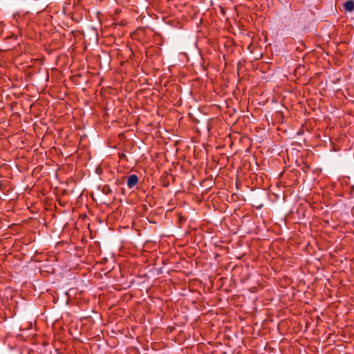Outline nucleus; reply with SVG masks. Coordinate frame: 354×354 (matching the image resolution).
Segmentation results:
<instances>
[{
    "instance_id": "obj_2",
    "label": "nucleus",
    "mask_w": 354,
    "mask_h": 354,
    "mask_svg": "<svg viewBox=\"0 0 354 354\" xmlns=\"http://www.w3.org/2000/svg\"><path fill=\"white\" fill-rule=\"evenodd\" d=\"M343 7L346 12H352L354 11V1L348 0L344 3Z\"/></svg>"
},
{
    "instance_id": "obj_1",
    "label": "nucleus",
    "mask_w": 354,
    "mask_h": 354,
    "mask_svg": "<svg viewBox=\"0 0 354 354\" xmlns=\"http://www.w3.org/2000/svg\"><path fill=\"white\" fill-rule=\"evenodd\" d=\"M138 183V177L136 174H131L127 178V186L129 189H131L133 187H135Z\"/></svg>"
},
{
    "instance_id": "obj_3",
    "label": "nucleus",
    "mask_w": 354,
    "mask_h": 354,
    "mask_svg": "<svg viewBox=\"0 0 354 354\" xmlns=\"http://www.w3.org/2000/svg\"><path fill=\"white\" fill-rule=\"evenodd\" d=\"M102 191H103V192H104V193H105L106 194H109V193H111V188H110L109 187H108V186H105V187H104V188H103V190H102Z\"/></svg>"
}]
</instances>
